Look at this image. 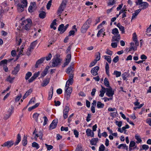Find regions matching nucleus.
Segmentation results:
<instances>
[{
    "mask_svg": "<svg viewBox=\"0 0 151 151\" xmlns=\"http://www.w3.org/2000/svg\"><path fill=\"white\" fill-rule=\"evenodd\" d=\"M21 140V137L20 134H17V140L15 143V145H17L20 142Z\"/></svg>",
    "mask_w": 151,
    "mask_h": 151,
    "instance_id": "31",
    "label": "nucleus"
},
{
    "mask_svg": "<svg viewBox=\"0 0 151 151\" xmlns=\"http://www.w3.org/2000/svg\"><path fill=\"white\" fill-rule=\"evenodd\" d=\"M45 60V58H41L40 59L38 60L36 62V64L35 65V68H37L38 67V65L43 63Z\"/></svg>",
    "mask_w": 151,
    "mask_h": 151,
    "instance_id": "17",
    "label": "nucleus"
},
{
    "mask_svg": "<svg viewBox=\"0 0 151 151\" xmlns=\"http://www.w3.org/2000/svg\"><path fill=\"white\" fill-rule=\"evenodd\" d=\"M73 68V66H70V67H68L66 70V73L68 74H69L72 72Z\"/></svg>",
    "mask_w": 151,
    "mask_h": 151,
    "instance_id": "44",
    "label": "nucleus"
},
{
    "mask_svg": "<svg viewBox=\"0 0 151 151\" xmlns=\"http://www.w3.org/2000/svg\"><path fill=\"white\" fill-rule=\"evenodd\" d=\"M73 132L75 137L76 138L78 137L79 135L78 132L75 129L73 130Z\"/></svg>",
    "mask_w": 151,
    "mask_h": 151,
    "instance_id": "57",
    "label": "nucleus"
},
{
    "mask_svg": "<svg viewBox=\"0 0 151 151\" xmlns=\"http://www.w3.org/2000/svg\"><path fill=\"white\" fill-rule=\"evenodd\" d=\"M117 26L119 28V30L122 31V33L124 34L125 32L124 27L121 25L120 23H118L117 25Z\"/></svg>",
    "mask_w": 151,
    "mask_h": 151,
    "instance_id": "27",
    "label": "nucleus"
},
{
    "mask_svg": "<svg viewBox=\"0 0 151 151\" xmlns=\"http://www.w3.org/2000/svg\"><path fill=\"white\" fill-rule=\"evenodd\" d=\"M69 111V107L67 106H65L63 112V117L64 119H66L68 117Z\"/></svg>",
    "mask_w": 151,
    "mask_h": 151,
    "instance_id": "8",
    "label": "nucleus"
},
{
    "mask_svg": "<svg viewBox=\"0 0 151 151\" xmlns=\"http://www.w3.org/2000/svg\"><path fill=\"white\" fill-rule=\"evenodd\" d=\"M40 114L37 113H35L33 115V117L35 119V120L38 123H40V122H42V121H39L38 120V118Z\"/></svg>",
    "mask_w": 151,
    "mask_h": 151,
    "instance_id": "28",
    "label": "nucleus"
},
{
    "mask_svg": "<svg viewBox=\"0 0 151 151\" xmlns=\"http://www.w3.org/2000/svg\"><path fill=\"white\" fill-rule=\"evenodd\" d=\"M58 122L56 120H54L50 125L49 129H55L57 126Z\"/></svg>",
    "mask_w": 151,
    "mask_h": 151,
    "instance_id": "15",
    "label": "nucleus"
},
{
    "mask_svg": "<svg viewBox=\"0 0 151 151\" xmlns=\"http://www.w3.org/2000/svg\"><path fill=\"white\" fill-rule=\"evenodd\" d=\"M106 95L109 97H113L114 92L110 87L109 88H106Z\"/></svg>",
    "mask_w": 151,
    "mask_h": 151,
    "instance_id": "6",
    "label": "nucleus"
},
{
    "mask_svg": "<svg viewBox=\"0 0 151 151\" xmlns=\"http://www.w3.org/2000/svg\"><path fill=\"white\" fill-rule=\"evenodd\" d=\"M49 68V66H47L43 71L41 75L42 77H44L47 74L48 69Z\"/></svg>",
    "mask_w": 151,
    "mask_h": 151,
    "instance_id": "30",
    "label": "nucleus"
},
{
    "mask_svg": "<svg viewBox=\"0 0 151 151\" xmlns=\"http://www.w3.org/2000/svg\"><path fill=\"white\" fill-rule=\"evenodd\" d=\"M104 31V30L103 29H101L98 32V33L97 34V36L98 37H99L100 36V35L102 34L103 33Z\"/></svg>",
    "mask_w": 151,
    "mask_h": 151,
    "instance_id": "51",
    "label": "nucleus"
},
{
    "mask_svg": "<svg viewBox=\"0 0 151 151\" xmlns=\"http://www.w3.org/2000/svg\"><path fill=\"white\" fill-rule=\"evenodd\" d=\"M60 130L61 131H67L68 130V127H65L63 126H62L60 128Z\"/></svg>",
    "mask_w": 151,
    "mask_h": 151,
    "instance_id": "55",
    "label": "nucleus"
},
{
    "mask_svg": "<svg viewBox=\"0 0 151 151\" xmlns=\"http://www.w3.org/2000/svg\"><path fill=\"white\" fill-rule=\"evenodd\" d=\"M104 57L105 59L109 63H111V57L107 55H104Z\"/></svg>",
    "mask_w": 151,
    "mask_h": 151,
    "instance_id": "43",
    "label": "nucleus"
},
{
    "mask_svg": "<svg viewBox=\"0 0 151 151\" xmlns=\"http://www.w3.org/2000/svg\"><path fill=\"white\" fill-rule=\"evenodd\" d=\"M117 42H112L111 43V45L113 48H116L117 46Z\"/></svg>",
    "mask_w": 151,
    "mask_h": 151,
    "instance_id": "59",
    "label": "nucleus"
},
{
    "mask_svg": "<svg viewBox=\"0 0 151 151\" xmlns=\"http://www.w3.org/2000/svg\"><path fill=\"white\" fill-rule=\"evenodd\" d=\"M86 133L88 137L90 136L91 137H94V132H92L91 130L90 129H88L86 130Z\"/></svg>",
    "mask_w": 151,
    "mask_h": 151,
    "instance_id": "18",
    "label": "nucleus"
},
{
    "mask_svg": "<svg viewBox=\"0 0 151 151\" xmlns=\"http://www.w3.org/2000/svg\"><path fill=\"white\" fill-rule=\"evenodd\" d=\"M135 143L133 141H131L129 145V147H132L135 146Z\"/></svg>",
    "mask_w": 151,
    "mask_h": 151,
    "instance_id": "53",
    "label": "nucleus"
},
{
    "mask_svg": "<svg viewBox=\"0 0 151 151\" xmlns=\"http://www.w3.org/2000/svg\"><path fill=\"white\" fill-rule=\"evenodd\" d=\"M120 39V35H114L112 38L111 41L115 42L116 41L118 42Z\"/></svg>",
    "mask_w": 151,
    "mask_h": 151,
    "instance_id": "19",
    "label": "nucleus"
},
{
    "mask_svg": "<svg viewBox=\"0 0 151 151\" xmlns=\"http://www.w3.org/2000/svg\"><path fill=\"white\" fill-rule=\"evenodd\" d=\"M104 106V104L102 103L100 101L97 102V107L98 108H102Z\"/></svg>",
    "mask_w": 151,
    "mask_h": 151,
    "instance_id": "36",
    "label": "nucleus"
},
{
    "mask_svg": "<svg viewBox=\"0 0 151 151\" xmlns=\"http://www.w3.org/2000/svg\"><path fill=\"white\" fill-rule=\"evenodd\" d=\"M104 83L106 86L108 87H110L109 82L107 78H105Z\"/></svg>",
    "mask_w": 151,
    "mask_h": 151,
    "instance_id": "38",
    "label": "nucleus"
},
{
    "mask_svg": "<svg viewBox=\"0 0 151 151\" xmlns=\"http://www.w3.org/2000/svg\"><path fill=\"white\" fill-rule=\"evenodd\" d=\"M135 138L137 140V141L136 142L137 143H140L142 141L140 137L137 134H136L135 135Z\"/></svg>",
    "mask_w": 151,
    "mask_h": 151,
    "instance_id": "37",
    "label": "nucleus"
},
{
    "mask_svg": "<svg viewBox=\"0 0 151 151\" xmlns=\"http://www.w3.org/2000/svg\"><path fill=\"white\" fill-rule=\"evenodd\" d=\"M49 80L48 79H46L44 80L43 81V83L41 84V86L44 87L47 85L49 82Z\"/></svg>",
    "mask_w": 151,
    "mask_h": 151,
    "instance_id": "35",
    "label": "nucleus"
},
{
    "mask_svg": "<svg viewBox=\"0 0 151 151\" xmlns=\"http://www.w3.org/2000/svg\"><path fill=\"white\" fill-rule=\"evenodd\" d=\"M60 59L58 58H54L52 60V62L50 63L51 67H55L59 65L60 63Z\"/></svg>",
    "mask_w": 151,
    "mask_h": 151,
    "instance_id": "3",
    "label": "nucleus"
},
{
    "mask_svg": "<svg viewBox=\"0 0 151 151\" xmlns=\"http://www.w3.org/2000/svg\"><path fill=\"white\" fill-rule=\"evenodd\" d=\"M97 61L96 60H94L89 65V67H91L93 66L97 63Z\"/></svg>",
    "mask_w": 151,
    "mask_h": 151,
    "instance_id": "63",
    "label": "nucleus"
},
{
    "mask_svg": "<svg viewBox=\"0 0 151 151\" xmlns=\"http://www.w3.org/2000/svg\"><path fill=\"white\" fill-rule=\"evenodd\" d=\"M99 67L97 66L93 68L91 70V73L94 76L98 75V73L97 72L99 70Z\"/></svg>",
    "mask_w": 151,
    "mask_h": 151,
    "instance_id": "12",
    "label": "nucleus"
},
{
    "mask_svg": "<svg viewBox=\"0 0 151 151\" xmlns=\"http://www.w3.org/2000/svg\"><path fill=\"white\" fill-rule=\"evenodd\" d=\"M14 77L12 78L10 76H9L6 78V80L9 82L10 83H12L13 82V81H14Z\"/></svg>",
    "mask_w": 151,
    "mask_h": 151,
    "instance_id": "42",
    "label": "nucleus"
},
{
    "mask_svg": "<svg viewBox=\"0 0 151 151\" xmlns=\"http://www.w3.org/2000/svg\"><path fill=\"white\" fill-rule=\"evenodd\" d=\"M91 22L90 19H88L82 26L81 28V32L82 33H85L90 27V24Z\"/></svg>",
    "mask_w": 151,
    "mask_h": 151,
    "instance_id": "2",
    "label": "nucleus"
},
{
    "mask_svg": "<svg viewBox=\"0 0 151 151\" xmlns=\"http://www.w3.org/2000/svg\"><path fill=\"white\" fill-rule=\"evenodd\" d=\"M37 44V42L36 41H34L31 43V44L30 46V47L33 48V49L34 48V47Z\"/></svg>",
    "mask_w": 151,
    "mask_h": 151,
    "instance_id": "49",
    "label": "nucleus"
},
{
    "mask_svg": "<svg viewBox=\"0 0 151 151\" xmlns=\"http://www.w3.org/2000/svg\"><path fill=\"white\" fill-rule=\"evenodd\" d=\"M36 4L35 2H31L28 8V11L30 13L34 12L36 8Z\"/></svg>",
    "mask_w": 151,
    "mask_h": 151,
    "instance_id": "9",
    "label": "nucleus"
},
{
    "mask_svg": "<svg viewBox=\"0 0 151 151\" xmlns=\"http://www.w3.org/2000/svg\"><path fill=\"white\" fill-rule=\"evenodd\" d=\"M40 104L39 103H37L35 105L32 106L30 107L28 109V110L29 111H30L32 109H35Z\"/></svg>",
    "mask_w": 151,
    "mask_h": 151,
    "instance_id": "34",
    "label": "nucleus"
},
{
    "mask_svg": "<svg viewBox=\"0 0 151 151\" xmlns=\"http://www.w3.org/2000/svg\"><path fill=\"white\" fill-rule=\"evenodd\" d=\"M32 73L30 72H28L26 74L25 76V79L26 80H27L29 78L32 76Z\"/></svg>",
    "mask_w": 151,
    "mask_h": 151,
    "instance_id": "40",
    "label": "nucleus"
},
{
    "mask_svg": "<svg viewBox=\"0 0 151 151\" xmlns=\"http://www.w3.org/2000/svg\"><path fill=\"white\" fill-rule=\"evenodd\" d=\"M97 54L98 55H96V59L95 60H96L97 61L100 60L101 57L100 53L99 52H98Z\"/></svg>",
    "mask_w": 151,
    "mask_h": 151,
    "instance_id": "50",
    "label": "nucleus"
},
{
    "mask_svg": "<svg viewBox=\"0 0 151 151\" xmlns=\"http://www.w3.org/2000/svg\"><path fill=\"white\" fill-rule=\"evenodd\" d=\"M52 1L50 0L49 1L47 5V9H49L51 5Z\"/></svg>",
    "mask_w": 151,
    "mask_h": 151,
    "instance_id": "62",
    "label": "nucleus"
},
{
    "mask_svg": "<svg viewBox=\"0 0 151 151\" xmlns=\"http://www.w3.org/2000/svg\"><path fill=\"white\" fill-rule=\"evenodd\" d=\"M113 74L116 75V77H118L121 76V73L119 71L115 70Z\"/></svg>",
    "mask_w": 151,
    "mask_h": 151,
    "instance_id": "41",
    "label": "nucleus"
},
{
    "mask_svg": "<svg viewBox=\"0 0 151 151\" xmlns=\"http://www.w3.org/2000/svg\"><path fill=\"white\" fill-rule=\"evenodd\" d=\"M119 60V57L118 56H116L113 60V61L115 63H116Z\"/></svg>",
    "mask_w": 151,
    "mask_h": 151,
    "instance_id": "64",
    "label": "nucleus"
},
{
    "mask_svg": "<svg viewBox=\"0 0 151 151\" xmlns=\"http://www.w3.org/2000/svg\"><path fill=\"white\" fill-rule=\"evenodd\" d=\"M7 62V61L6 60H2L0 62V65H2L6 64Z\"/></svg>",
    "mask_w": 151,
    "mask_h": 151,
    "instance_id": "58",
    "label": "nucleus"
},
{
    "mask_svg": "<svg viewBox=\"0 0 151 151\" xmlns=\"http://www.w3.org/2000/svg\"><path fill=\"white\" fill-rule=\"evenodd\" d=\"M102 89L100 90V94H99V96L101 97L104 96V94L106 92V88L101 86Z\"/></svg>",
    "mask_w": 151,
    "mask_h": 151,
    "instance_id": "24",
    "label": "nucleus"
},
{
    "mask_svg": "<svg viewBox=\"0 0 151 151\" xmlns=\"http://www.w3.org/2000/svg\"><path fill=\"white\" fill-rule=\"evenodd\" d=\"M14 144V142L13 141H9L5 142L1 145V146L3 147H6L7 148H9L11 147Z\"/></svg>",
    "mask_w": 151,
    "mask_h": 151,
    "instance_id": "10",
    "label": "nucleus"
},
{
    "mask_svg": "<svg viewBox=\"0 0 151 151\" xmlns=\"http://www.w3.org/2000/svg\"><path fill=\"white\" fill-rule=\"evenodd\" d=\"M14 107L12 106L11 109L9 110V111L5 114L4 118L6 120L8 119L12 115L13 110Z\"/></svg>",
    "mask_w": 151,
    "mask_h": 151,
    "instance_id": "11",
    "label": "nucleus"
},
{
    "mask_svg": "<svg viewBox=\"0 0 151 151\" xmlns=\"http://www.w3.org/2000/svg\"><path fill=\"white\" fill-rule=\"evenodd\" d=\"M98 138H93L90 141V144L92 145H96L98 141Z\"/></svg>",
    "mask_w": 151,
    "mask_h": 151,
    "instance_id": "26",
    "label": "nucleus"
},
{
    "mask_svg": "<svg viewBox=\"0 0 151 151\" xmlns=\"http://www.w3.org/2000/svg\"><path fill=\"white\" fill-rule=\"evenodd\" d=\"M20 65L19 64H17V66L14 68V70L12 72L13 74H17L19 70Z\"/></svg>",
    "mask_w": 151,
    "mask_h": 151,
    "instance_id": "22",
    "label": "nucleus"
},
{
    "mask_svg": "<svg viewBox=\"0 0 151 151\" xmlns=\"http://www.w3.org/2000/svg\"><path fill=\"white\" fill-rule=\"evenodd\" d=\"M129 75V72H124L122 75V77L124 80H126L127 79V78L128 77Z\"/></svg>",
    "mask_w": 151,
    "mask_h": 151,
    "instance_id": "29",
    "label": "nucleus"
},
{
    "mask_svg": "<svg viewBox=\"0 0 151 151\" xmlns=\"http://www.w3.org/2000/svg\"><path fill=\"white\" fill-rule=\"evenodd\" d=\"M53 87L51 86L49 92V96L48 99L49 100H50L52 97L53 94Z\"/></svg>",
    "mask_w": 151,
    "mask_h": 151,
    "instance_id": "21",
    "label": "nucleus"
},
{
    "mask_svg": "<svg viewBox=\"0 0 151 151\" xmlns=\"http://www.w3.org/2000/svg\"><path fill=\"white\" fill-rule=\"evenodd\" d=\"M45 145L48 150H50L53 148V147L51 145H48L47 144H45Z\"/></svg>",
    "mask_w": 151,
    "mask_h": 151,
    "instance_id": "47",
    "label": "nucleus"
},
{
    "mask_svg": "<svg viewBox=\"0 0 151 151\" xmlns=\"http://www.w3.org/2000/svg\"><path fill=\"white\" fill-rule=\"evenodd\" d=\"M33 50V48L30 47H29L26 52L27 55H30L31 53V52Z\"/></svg>",
    "mask_w": 151,
    "mask_h": 151,
    "instance_id": "45",
    "label": "nucleus"
},
{
    "mask_svg": "<svg viewBox=\"0 0 151 151\" xmlns=\"http://www.w3.org/2000/svg\"><path fill=\"white\" fill-rule=\"evenodd\" d=\"M65 92L66 94V99L68 100L70 96V94L72 91V88L71 87H65Z\"/></svg>",
    "mask_w": 151,
    "mask_h": 151,
    "instance_id": "4",
    "label": "nucleus"
},
{
    "mask_svg": "<svg viewBox=\"0 0 151 151\" xmlns=\"http://www.w3.org/2000/svg\"><path fill=\"white\" fill-rule=\"evenodd\" d=\"M43 119H44V122L43 125V126H45L47 124V122L48 120L47 117L46 116H44L43 117Z\"/></svg>",
    "mask_w": 151,
    "mask_h": 151,
    "instance_id": "54",
    "label": "nucleus"
},
{
    "mask_svg": "<svg viewBox=\"0 0 151 151\" xmlns=\"http://www.w3.org/2000/svg\"><path fill=\"white\" fill-rule=\"evenodd\" d=\"M64 1H63V3L60 5V6L59 7L58 10L57 12V15L58 16H60L62 12L64 10L65 8L66 4L63 3Z\"/></svg>",
    "mask_w": 151,
    "mask_h": 151,
    "instance_id": "7",
    "label": "nucleus"
},
{
    "mask_svg": "<svg viewBox=\"0 0 151 151\" xmlns=\"http://www.w3.org/2000/svg\"><path fill=\"white\" fill-rule=\"evenodd\" d=\"M32 146L34 147H35L37 149H38L39 148L38 144L36 142H34L32 144Z\"/></svg>",
    "mask_w": 151,
    "mask_h": 151,
    "instance_id": "46",
    "label": "nucleus"
},
{
    "mask_svg": "<svg viewBox=\"0 0 151 151\" xmlns=\"http://www.w3.org/2000/svg\"><path fill=\"white\" fill-rule=\"evenodd\" d=\"M112 33L114 35H120L119 34L118 30L116 28H115L112 30Z\"/></svg>",
    "mask_w": 151,
    "mask_h": 151,
    "instance_id": "33",
    "label": "nucleus"
},
{
    "mask_svg": "<svg viewBox=\"0 0 151 151\" xmlns=\"http://www.w3.org/2000/svg\"><path fill=\"white\" fill-rule=\"evenodd\" d=\"M105 149V146L103 144H102L99 147V151H104Z\"/></svg>",
    "mask_w": 151,
    "mask_h": 151,
    "instance_id": "52",
    "label": "nucleus"
},
{
    "mask_svg": "<svg viewBox=\"0 0 151 151\" xmlns=\"http://www.w3.org/2000/svg\"><path fill=\"white\" fill-rule=\"evenodd\" d=\"M141 10V9H140L136 10L135 11V12L132 14V20L133 19L135 18L138 15Z\"/></svg>",
    "mask_w": 151,
    "mask_h": 151,
    "instance_id": "23",
    "label": "nucleus"
},
{
    "mask_svg": "<svg viewBox=\"0 0 151 151\" xmlns=\"http://www.w3.org/2000/svg\"><path fill=\"white\" fill-rule=\"evenodd\" d=\"M73 75L72 74H71L69 76L68 79L67 81L65 87H68L70 85H72L73 82Z\"/></svg>",
    "mask_w": 151,
    "mask_h": 151,
    "instance_id": "5",
    "label": "nucleus"
},
{
    "mask_svg": "<svg viewBox=\"0 0 151 151\" xmlns=\"http://www.w3.org/2000/svg\"><path fill=\"white\" fill-rule=\"evenodd\" d=\"M58 30L60 32V33L61 34H62L66 31L64 24H62L59 25L58 28Z\"/></svg>",
    "mask_w": 151,
    "mask_h": 151,
    "instance_id": "20",
    "label": "nucleus"
},
{
    "mask_svg": "<svg viewBox=\"0 0 151 151\" xmlns=\"http://www.w3.org/2000/svg\"><path fill=\"white\" fill-rule=\"evenodd\" d=\"M22 97V94H19L16 97L15 99V101L16 102L18 101Z\"/></svg>",
    "mask_w": 151,
    "mask_h": 151,
    "instance_id": "56",
    "label": "nucleus"
},
{
    "mask_svg": "<svg viewBox=\"0 0 151 151\" xmlns=\"http://www.w3.org/2000/svg\"><path fill=\"white\" fill-rule=\"evenodd\" d=\"M71 55L70 54H68L66 57V61L64 64V67H65L69 63L71 60Z\"/></svg>",
    "mask_w": 151,
    "mask_h": 151,
    "instance_id": "16",
    "label": "nucleus"
},
{
    "mask_svg": "<svg viewBox=\"0 0 151 151\" xmlns=\"http://www.w3.org/2000/svg\"><path fill=\"white\" fill-rule=\"evenodd\" d=\"M24 48V46L22 45L20 47V49L19 47H18L17 50V52H19V54L18 56L19 57L20 56V55L21 54L23 55L22 53L23 52V49Z\"/></svg>",
    "mask_w": 151,
    "mask_h": 151,
    "instance_id": "25",
    "label": "nucleus"
},
{
    "mask_svg": "<svg viewBox=\"0 0 151 151\" xmlns=\"http://www.w3.org/2000/svg\"><path fill=\"white\" fill-rule=\"evenodd\" d=\"M21 25H28L32 26V22L31 19H27L23 21L21 23Z\"/></svg>",
    "mask_w": 151,
    "mask_h": 151,
    "instance_id": "13",
    "label": "nucleus"
},
{
    "mask_svg": "<svg viewBox=\"0 0 151 151\" xmlns=\"http://www.w3.org/2000/svg\"><path fill=\"white\" fill-rule=\"evenodd\" d=\"M27 0H21V3L17 4V10L19 12H22L24 10V7H27Z\"/></svg>",
    "mask_w": 151,
    "mask_h": 151,
    "instance_id": "1",
    "label": "nucleus"
},
{
    "mask_svg": "<svg viewBox=\"0 0 151 151\" xmlns=\"http://www.w3.org/2000/svg\"><path fill=\"white\" fill-rule=\"evenodd\" d=\"M35 97H33L32 99L29 101V104H32V103H34L35 101Z\"/></svg>",
    "mask_w": 151,
    "mask_h": 151,
    "instance_id": "60",
    "label": "nucleus"
},
{
    "mask_svg": "<svg viewBox=\"0 0 151 151\" xmlns=\"http://www.w3.org/2000/svg\"><path fill=\"white\" fill-rule=\"evenodd\" d=\"M45 16L46 13L44 12L43 11L41 12L39 14V17L42 19L44 18L45 17Z\"/></svg>",
    "mask_w": 151,
    "mask_h": 151,
    "instance_id": "39",
    "label": "nucleus"
},
{
    "mask_svg": "<svg viewBox=\"0 0 151 151\" xmlns=\"http://www.w3.org/2000/svg\"><path fill=\"white\" fill-rule=\"evenodd\" d=\"M139 7L141 8V9H144L147 8L149 6V4L146 2H143L140 3Z\"/></svg>",
    "mask_w": 151,
    "mask_h": 151,
    "instance_id": "14",
    "label": "nucleus"
},
{
    "mask_svg": "<svg viewBox=\"0 0 151 151\" xmlns=\"http://www.w3.org/2000/svg\"><path fill=\"white\" fill-rule=\"evenodd\" d=\"M24 27H23L24 29H25L26 30H29L30 29V27H31V26H29L28 25H24Z\"/></svg>",
    "mask_w": 151,
    "mask_h": 151,
    "instance_id": "61",
    "label": "nucleus"
},
{
    "mask_svg": "<svg viewBox=\"0 0 151 151\" xmlns=\"http://www.w3.org/2000/svg\"><path fill=\"white\" fill-rule=\"evenodd\" d=\"M52 57V56L51 53H50L48 56L42 58H45V59H46L48 61L50 60Z\"/></svg>",
    "mask_w": 151,
    "mask_h": 151,
    "instance_id": "48",
    "label": "nucleus"
},
{
    "mask_svg": "<svg viewBox=\"0 0 151 151\" xmlns=\"http://www.w3.org/2000/svg\"><path fill=\"white\" fill-rule=\"evenodd\" d=\"M22 145L24 146H26L27 143V137L25 135L24 136L22 141Z\"/></svg>",
    "mask_w": 151,
    "mask_h": 151,
    "instance_id": "32",
    "label": "nucleus"
}]
</instances>
